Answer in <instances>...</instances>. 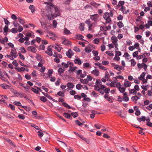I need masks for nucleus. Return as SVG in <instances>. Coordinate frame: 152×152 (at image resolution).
<instances>
[{
	"label": "nucleus",
	"instance_id": "1",
	"mask_svg": "<svg viewBox=\"0 0 152 152\" xmlns=\"http://www.w3.org/2000/svg\"><path fill=\"white\" fill-rule=\"evenodd\" d=\"M46 4H47L49 6V8L50 9L51 14H53L54 17H56L57 16H59L60 15L58 8L55 7L53 4L50 2H46Z\"/></svg>",
	"mask_w": 152,
	"mask_h": 152
},
{
	"label": "nucleus",
	"instance_id": "2",
	"mask_svg": "<svg viewBox=\"0 0 152 152\" xmlns=\"http://www.w3.org/2000/svg\"><path fill=\"white\" fill-rule=\"evenodd\" d=\"M91 19L93 20H96L99 17V15L97 14H96L94 15H90Z\"/></svg>",
	"mask_w": 152,
	"mask_h": 152
},
{
	"label": "nucleus",
	"instance_id": "3",
	"mask_svg": "<svg viewBox=\"0 0 152 152\" xmlns=\"http://www.w3.org/2000/svg\"><path fill=\"white\" fill-rule=\"evenodd\" d=\"M51 46V45L48 46V50L45 51V53H47L50 56H52L53 55V52L51 51L52 49L50 48Z\"/></svg>",
	"mask_w": 152,
	"mask_h": 152
},
{
	"label": "nucleus",
	"instance_id": "4",
	"mask_svg": "<svg viewBox=\"0 0 152 152\" xmlns=\"http://www.w3.org/2000/svg\"><path fill=\"white\" fill-rule=\"evenodd\" d=\"M62 43L64 45L68 46L71 45V43L70 42L67 40L66 39H64V41L62 42Z\"/></svg>",
	"mask_w": 152,
	"mask_h": 152
},
{
	"label": "nucleus",
	"instance_id": "5",
	"mask_svg": "<svg viewBox=\"0 0 152 152\" xmlns=\"http://www.w3.org/2000/svg\"><path fill=\"white\" fill-rule=\"evenodd\" d=\"M27 50L34 53H36V49L33 46L29 47Z\"/></svg>",
	"mask_w": 152,
	"mask_h": 152
},
{
	"label": "nucleus",
	"instance_id": "6",
	"mask_svg": "<svg viewBox=\"0 0 152 152\" xmlns=\"http://www.w3.org/2000/svg\"><path fill=\"white\" fill-rule=\"evenodd\" d=\"M83 37L80 34H77L75 36V38L78 39H82V40L86 41L85 40L83 39Z\"/></svg>",
	"mask_w": 152,
	"mask_h": 152
},
{
	"label": "nucleus",
	"instance_id": "7",
	"mask_svg": "<svg viewBox=\"0 0 152 152\" xmlns=\"http://www.w3.org/2000/svg\"><path fill=\"white\" fill-rule=\"evenodd\" d=\"M91 73L95 75L98 76L99 75V72L98 69H94L91 72Z\"/></svg>",
	"mask_w": 152,
	"mask_h": 152
},
{
	"label": "nucleus",
	"instance_id": "8",
	"mask_svg": "<svg viewBox=\"0 0 152 152\" xmlns=\"http://www.w3.org/2000/svg\"><path fill=\"white\" fill-rule=\"evenodd\" d=\"M36 58L38 60L41 62L43 61V58L40 55H39L38 54H37Z\"/></svg>",
	"mask_w": 152,
	"mask_h": 152
},
{
	"label": "nucleus",
	"instance_id": "9",
	"mask_svg": "<svg viewBox=\"0 0 152 152\" xmlns=\"http://www.w3.org/2000/svg\"><path fill=\"white\" fill-rule=\"evenodd\" d=\"M63 115L66 118L68 119H70V118H72V117L71 115L68 113H63Z\"/></svg>",
	"mask_w": 152,
	"mask_h": 152
},
{
	"label": "nucleus",
	"instance_id": "10",
	"mask_svg": "<svg viewBox=\"0 0 152 152\" xmlns=\"http://www.w3.org/2000/svg\"><path fill=\"white\" fill-rule=\"evenodd\" d=\"M111 39L112 40H113L112 43L114 44L117 43V41H118V39L116 37H112L111 38Z\"/></svg>",
	"mask_w": 152,
	"mask_h": 152
},
{
	"label": "nucleus",
	"instance_id": "11",
	"mask_svg": "<svg viewBox=\"0 0 152 152\" xmlns=\"http://www.w3.org/2000/svg\"><path fill=\"white\" fill-rule=\"evenodd\" d=\"M131 84V82L128 81L125 82L124 83V85L126 87H129L130 86Z\"/></svg>",
	"mask_w": 152,
	"mask_h": 152
},
{
	"label": "nucleus",
	"instance_id": "12",
	"mask_svg": "<svg viewBox=\"0 0 152 152\" xmlns=\"http://www.w3.org/2000/svg\"><path fill=\"white\" fill-rule=\"evenodd\" d=\"M29 9L31 10L32 13H34L35 11L34 6L32 5H31L29 6Z\"/></svg>",
	"mask_w": 152,
	"mask_h": 152
},
{
	"label": "nucleus",
	"instance_id": "13",
	"mask_svg": "<svg viewBox=\"0 0 152 152\" xmlns=\"http://www.w3.org/2000/svg\"><path fill=\"white\" fill-rule=\"evenodd\" d=\"M62 105L64 106L65 107L69 109H74V108L71 107L69 105L67 104L65 102H63L62 103Z\"/></svg>",
	"mask_w": 152,
	"mask_h": 152
},
{
	"label": "nucleus",
	"instance_id": "14",
	"mask_svg": "<svg viewBox=\"0 0 152 152\" xmlns=\"http://www.w3.org/2000/svg\"><path fill=\"white\" fill-rule=\"evenodd\" d=\"M129 92L130 93V94H132L133 95H136L137 94V91H136V90H135L134 89H131L130 90H129Z\"/></svg>",
	"mask_w": 152,
	"mask_h": 152
},
{
	"label": "nucleus",
	"instance_id": "15",
	"mask_svg": "<svg viewBox=\"0 0 152 152\" xmlns=\"http://www.w3.org/2000/svg\"><path fill=\"white\" fill-rule=\"evenodd\" d=\"M65 70V69L63 68V69L61 67L59 68L58 70V72L59 75H61Z\"/></svg>",
	"mask_w": 152,
	"mask_h": 152
},
{
	"label": "nucleus",
	"instance_id": "16",
	"mask_svg": "<svg viewBox=\"0 0 152 152\" xmlns=\"http://www.w3.org/2000/svg\"><path fill=\"white\" fill-rule=\"evenodd\" d=\"M64 31L65 33V34L66 35H68V34H71V33L70 32V31L67 29L66 28H65L64 29Z\"/></svg>",
	"mask_w": 152,
	"mask_h": 152
},
{
	"label": "nucleus",
	"instance_id": "17",
	"mask_svg": "<svg viewBox=\"0 0 152 152\" xmlns=\"http://www.w3.org/2000/svg\"><path fill=\"white\" fill-rule=\"evenodd\" d=\"M67 87L69 88H72L74 87V85L71 83H68L66 85Z\"/></svg>",
	"mask_w": 152,
	"mask_h": 152
},
{
	"label": "nucleus",
	"instance_id": "18",
	"mask_svg": "<svg viewBox=\"0 0 152 152\" xmlns=\"http://www.w3.org/2000/svg\"><path fill=\"white\" fill-rule=\"evenodd\" d=\"M74 62L75 64H78L79 65H80L81 64V61L79 58L75 59L74 61Z\"/></svg>",
	"mask_w": 152,
	"mask_h": 152
},
{
	"label": "nucleus",
	"instance_id": "19",
	"mask_svg": "<svg viewBox=\"0 0 152 152\" xmlns=\"http://www.w3.org/2000/svg\"><path fill=\"white\" fill-rule=\"evenodd\" d=\"M18 19L19 22L22 25H23L25 23L24 20L20 17L18 18Z\"/></svg>",
	"mask_w": 152,
	"mask_h": 152
},
{
	"label": "nucleus",
	"instance_id": "20",
	"mask_svg": "<svg viewBox=\"0 0 152 152\" xmlns=\"http://www.w3.org/2000/svg\"><path fill=\"white\" fill-rule=\"evenodd\" d=\"M79 28L81 31H83L84 30V24L81 23L80 24Z\"/></svg>",
	"mask_w": 152,
	"mask_h": 152
},
{
	"label": "nucleus",
	"instance_id": "21",
	"mask_svg": "<svg viewBox=\"0 0 152 152\" xmlns=\"http://www.w3.org/2000/svg\"><path fill=\"white\" fill-rule=\"evenodd\" d=\"M4 32L6 33V34H7L9 28H8V26L5 25L4 27Z\"/></svg>",
	"mask_w": 152,
	"mask_h": 152
},
{
	"label": "nucleus",
	"instance_id": "22",
	"mask_svg": "<svg viewBox=\"0 0 152 152\" xmlns=\"http://www.w3.org/2000/svg\"><path fill=\"white\" fill-rule=\"evenodd\" d=\"M77 69V67L76 66L73 67L72 66L70 67L69 71L73 72L75 70Z\"/></svg>",
	"mask_w": 152,
	"mask_h": 152
},
{
	"label": "nucleus",
	"instance_id": "23",
	"mask_svg": "<svg viewBox=\"0 0 152 152\" xmlns=\"http://www.w3.org/2000/svg\"><path fill=\"white\" fill-rule=\"evenodd\" d=\"M140 99V97L137 96H133L131 98V100L133 101H134L135 100L136 101H137V99Z\"/></svg>",
	"mask_w": 152,
	"mask_h": 152
},
{
	"label": "nucleus",
	"instance_id": "24",
	"mask_svg": "<svg viewBox=\"0 0 152 152\" xmlns=\"http://www.w3.org/2000/svg\"><path fill=\"white\" fill-rule=\"evenodd\" d=\"M66 55L69 58H71L72 56V54H70V53L68 50L66 52Z\"/></svg>",
	"mask_w": 152,
	"mask_h": 152
},
{
	"label": "nucleus",
	"instance_id": "25",
	"mask_svg": "<svg viewBox=\"0 0 152 152\" xmlns=\"http://www.w3.org/2000/svg\"><path fill=\"white\" fill-rule=\"evenodd\" d=\"M55 48L56 49H57V51L60 52L61 51V50L63 49V48L61 47H59L58 45H57V46L55 47Z\"/></svg>",
	"mask_w": 152,
	"mask_h": 152
},
{
	"label": "nucleus",
	"instance_id": "26",
	"mask_svg": "<svg viewBox=\"0 0 152 152\" xmlns=\"http://www.w3.org/2000/svg\"><path fill=\"white\" fill-rule=\"evenodd\" d=\"M117 25L120 28H121L124 26L123 23L121 21H119Z\"/></svg>",
	"mask_w": 152,
	"mask_h": 152
},
{
	"label": "nucleus",
	"instance_id": "27",
	"mask_svg": "<svg viewBox=\"0 0 152 152\" xmlns=\"http://www.w3.org/2000/svg\"><path fill=\"white\" fill-rule=\"evenodd\" d=\"M40 99L44 102H46L47 100V98L44 96H42L40 98Z\"/></svg>",
	"mask_w": 152,
	"mask_h": 152
},
{
	"label": "nucleus",
	"instance_id": "28",
	"mask_svg": "<svg viewBox=\"0 0 152 152\" xmlns=\"http://www.w3.org/2000/svg\"><path fill=\"white\" fill-rule=\"evenodd\" d=\"M75 123L76 124L80 126H82L83 125V124L78 120H76L75 121Z\"/></svg>",
	"mask_w": 152,
	"mask_h": 152
},
{
	"label": "nucleus",
	"instance_id": "29",
	"mask_svg": "<svg viewBox=\"0 0 152 152\" xmlns=\"http://www.w3.org/2000/svg\"><path fill=\"white\" fill-rule=\"evenodd\" d=\"M71 115L75 118L77 117L78 116V114L77 112L75 113L72 112L71 113Z\"/></svg>",
	"mask_w": 152,
	"mask_h": 152
},
{
	"label": "nucleus",
	"instance_id": "30",
	"mask_svg": "<svg viewBox=\"0 0 152 152\" xmlns=\"http://www.w3.org/2000/svg\"><path fill=\"white\" fill-rule=\"evenodd\" d=\"M13 104L17 106H21L22 105L20 102H13Z\"/></svg>",
	"mask_w": 152,
	"mask_h": 152
},
{
	"label": "nucleus",
	"instance_id": "31",
	"mask_svg": "<svg viewBox=\"0 0 152 152\" xmlns=\"http://www.w3.org/2000/svg\"><path fill=\"white\" fill-rule=\"evenodd\" d=\"M31 90L33 92H34V93H36V94H40V93H39V92L38 90H37L36 89H35V88H31Z\"/></svg>",
	"mask_w": 152,
	"mask_h": 152
},
{
	"label": "nucleus",
	"instance_id": "32",
	"mask_svg": "<svg viewBox=\"0 0 152 152\" xmlns=\"http://www.w3.org/2000/svg\"><path fill=\"white\" fill-rule=\"evenodd\" d=\"M57 94L61 96H64V93L62 91H59L57 93Z\"/></svg>",
	"mask_w": 152,
	"mask_h": 152
},
{
	"label": "nucleus",
	"instance_id": "33",
	"mask_svg": "<svg viewBox=\"0 0 152 152\" xmlns=\"http://www.w3.org/2000/svg\"><path fill=\"white\" fill-rule=\"evenodd\" d=\"M131 64L132 66H134L136 64V62L133 59H132L131 60Z\"/></svg>",
	"mask_w": 152,
	"mask_h": 152
},
{
	"label": "nucleus",
	"instance_id": "34",
	"mask_svg": "<svg viewBox=\"0 0 152 152\" xmlns=\"http://www.w3.org/2000/svg\"><path fill=\"white\" fill-rule=\"evenodd\" d=\"M53 70L52 69L49 70L48 72V77H51V75L52 74L53 72Z\"/></svg>",
	"mask_w": 152,
	"mask_h": 152
},
{
	"label": "nucleus",
	"instance_id": "35",
	"mask_svg": "<svg viewBox=\"0 0 152 152\" xmlns=\"http://www.w3.org/2000/svg\"><path fill=\"white\" fill-rule=\"evenodd\" d=\"M51 15H48V19L50 20H53V17H54V16L53 15V14H51Z\"/></svg>",
	"mask_w": 152,
	"mask_h": 152
},
{
	"label": "nucleus",
	"instance_id": "36",
	"mask_svg": "<svg viewBox=\"0 0 152 152\" xmlns=\"http://www.w3.org/2000/svg\"><path fill=\"white\" fill-rule=\"evenodd\" d=\"M125 90L126 88H125L124 87H121L119 89V91L121 93L124 92L125 91Z\"/></svg>",
	"mask_w": 152,
	"mask_h": 152
},
{
	"label": "nucleus",
	"instance_id": "37",
	"mask_svg": "<svg viewBox=\"0 0 152 152\" xmlns=\"http://www.w3.org/2000/svg\"><path fill=\"white\" fill-rule=\"evenodd\" d=\"M11 32L14 34L16 33L18 31V29L16 28H13L11 29Z\"/></svg>",
	"mask_w": 152,
	"mask_h": 152
},
{
	"label": "nucleus",
	"instance_id": "38",
	"mask_svg": "<svg viewBox=\"0 0 152 152\" xmlns=\"http://www.w3.org/2000/svg\"><path fill=\"white\" fill-rule=\"evenodd\" d=\"M106 23H110L111 21V20L110 18L109 15L107 16V18L106 19Z\"/></svg>",
	"mask_w": 152,
	"mask_h": 152
},
{
	"label": "nucleus",
	"instance_id": "39",
	"mask_svg": "<svg viewBox=\"0 0 152 152\" xmlns=\"http://www.w3.org/2000/svg\"><path fill=\"white\" fill-rule=\"evenodd\" d=\"M109 15V13L107 12H106L104 13V14L103 16L104 18L106 20L107 18V16Z\"/></svg>",
	"mask_w": 152,
	"mask_h": 152
},
{
	"label": "nucleus",
	"instance_id": "40",
	"mask_svg": "<svg viewBox=\"0 0 152 152\" xmlns=\"http://www.w3.org/2000/svg\"><path fill=\"white\" fill-rule=\"evenodd\" d=\"M83 86L80 84H78L76 85V88L78 90L80 89Z\"/></svg>",
	"mask_w": 152,
	"mask_h": 152
},
{
	"label": "nucleus",
	"instance_id": "41",
	"mask_svg": "<svg viewBox=\"0 0 152 152\" xmlns=\"http://www.w3.org/2000/svg\"><path fill=\"white\" fill-rule=\"evenodd\" d=\"M61 64L65 68H67L69 66V65L67 63L66 64L65 63L63 62Z\"/></svg>",
	"mask_w": 152,
	"mask_h": 152
},
{
	"label": "nucleus",
	"instance_id": "42",
	"mask_svg": "<svg viewBox=\"0 0 152 152\" xmlns=\"http://www.w3.org/2000/svg\"><path fill=\"white\" fill-rule=\"evenodd\" d=\"M95 111L94 110H92V113L90 115V117L91 118H93L94 117Z\"/></svg>",
	"mask_w": 152,
	"mask_h": 152
},
{
	"label": "nucleus",
	"instance_id": "43",
	"mask_svg": "<svg viewBox=\"0 0 152 152\" xmlns=\"http://www.w3.org/2000/svg\"><path fill=\"white\" fill-rule=\"evenodd\" d=\"M53 26L54 28H56V25L57 24V23L56 20H54L53 22Z\"/></svg>",
	"mask_w": 152,
	"mask_h": 152
},
{
	"label": "nucleus",
	"instance_id": "44",
	"mask_svg": "<svg viewBox=\"0 0 152 152\" xmlns=\"http://www.w3.org/2000/svg\"><path fill=\"white\" fill-rule=\"evenodd\" d=\"M138 52L137 51L134 52L133 54V57H137L138 56Z\"/></svg>",
	"mask_w": 152,
	"mask_h": 152
},
{
	"label": "nucleus",
	"instance_id": "45",
	"mask_svg": "<svg viewBox=\"0 0 152 152\" xmlns=\"http://www.w3.org/2000/svg\"><path fill=\"white\" fill-rule=\"evenodd\" d=\"M85 51L86 52L89 53L91 52V49H88V47H86L85 49Z\"/></svg>",
	"mask_w": 152,
	"mask_h": 152
},
{
	"label": "nucleus",
	"instance_id": "46",
	"mask_svg": "<svg viewBox=\"0 0 152 152\" xmlns=\"http://www.w3.org/2000/svg\"><path fill=\"white\" fill-rule=\"evenodd\" d=\"M12 64L14 66H18V64L17 63V61L16 60H14L12 62Z\"/></svg>",
	"mask_w": 152,
	"mask_h": 152
},
{
	"label": "nucleus",
	"instance_id": "47",
	"mask_svg": "<svg viewBox=\"0 0 152 152\" xmlns=\"http://www.w3.org/2000/svg\"><path fill=\"white\" fill-rule=\"evenodd\" d=\"M123 16L121 15H119L117 17L118 20H122L123 18Z\"/></svg>",
	"mask_w": 152,
	"mask_h": 152
},
{
	"label": "nucleus",
	"instance_id": "48",
	"mask_svg": "<svg viewBox=\"0 0 152 152\" xmlns=\"http://www.w3.org/2000/svg\"><path fill=\"white\" fill-rule=\"evenodd\" d=\"M115 52L116 53L115 54V56H121V52L120 51H116Z\"/></svg>",
	"mask_w": 152,
	"mask_h": 152
},
{
	"label": "nucleus",
	"instance_id": "49",
	"mask_svg": "<svg viewBox=\"0 0 152 152\" xmlns=\"http://www.w3.org/2000/svg\"><path fill=\"white\" fill-rule=\"evenodd\" d=\"M40 23L42 27L45 29H47V27L45 25V24L44 23H42L41 22Z\"/></svg>",
	"mask_w": 152,
	"mask_h": 152
},
{
	"label": "nucleus",
	"instance_id": "50",
	"mask_svg": "<svg viewBox=\"0 0 152 152\" xmlns=\"http://www.w3.org/2000/svg\"><path fill=\"white\" fill-rule=\"evenodd\" d=\"M116 86L119 89L121 87V84L120 83L118 82L116 84Z\"/></svg>",
	"mask_w": 152,
	"mask_h": 152
},
{
	"label": "nucleus",
	"instance_id": "51",
	"mask_svg": "<svg viewBox=\"0 0 152 152\" xmlns=\"http://www.w3.org/2000/svg\"><path fill=\"white\" fill-rule=\"evenodd\" d=\"M20 50L22 51V53H25L26 52V50H25V49L23 47H21Z\"/></svg>",
	"mask_w": 152,
	"mask_h": 152
},
{
	"label": "nucleus",
	"instance_id": "52",
	"mask_svg": "<svg viewBox=\"0 0 152 152\" xmlns=\"http://www.w3.org/2000/svg\"><path fill=\"white\" fill-rule=\"evenodd\" d=\"M6 141L8 142L10 145H13V143L12 141L9 139H7L5 140Z\"/></svg>",
	"mask_w": 152,
	"mask_h": 152
},
{
	"label": "nucleus",
	"instance_id": "53",
	"mask_svg": "<svg viewBox=\"0 0 152 152\" xmlns=\"http://www.w3.org/2000/svg\"><path fill=\"white\" fill-rule=\"evenodd\" d=\"M8 106L12 110H15V106L14 105L9 104Z\"/></svg>",
	"mask_w": 152,
	"mask_h": 152
},
{
	"label": "nucleus",
	"instance_id": "54",
	"mask_svg": "<svg viewBox=\"0 0 152 152\" xmlns=\"http://www.w3.org/2000/svg\"><path fill=\"white\" fill-rule=\"evenodd\" d=\"M92 53L94 56H97L98 55V52L97 51L93 50L92 51Z\"/></svg>",
	"mask_w": 152,
	"mask_h": 152
},
{
	"label": "nucleus",
	"instance_id": "55",
	"mask_svg": "<svg viewBox=\"0 0 152 152\" xmlns=\"http://www.w3.org/2000/svg\"><path fill=\"white\" fill-rule=\"evenodd\" d=\"M74 97L75 99H80L81 98V96L78 95H76L74 96Z\"/></svg>",
	"mask_w": 152,
	"mask_h": 152
},
{
	"label": "nucleus",
	"instance_id": "56",
	"mask_svg": "<svg viewBox=\"0 0 152 152\" xmlns=\"http://www.w3.org/2000/svg\"><path fill=\"white\" fill-rule=\"evenodd\" d=\"M18 117L20 119L23 120L25 119V117L23 115L19 114L18 115Z\"/></svg>",
	"mask_w": 152,
	"mask_h": 152
},
{
	"label": "nucleus",
	"instance_id": "57",
	"mask_svg": "<svg viewBox=\"0 0 152 152\" xmlns=\"http://www.w3.org/2000/svg\"><path fill=\"white\" fill-rule=\"evenodd\" d=\"M37 133L38 134V136L40 137H41L43 136L44 134L42 132H41L40 131H38Z\"/></svg>",
	"mask_w": 152,
	"mask_h": 152
},
{
	"label": "nucleus",
	"instance_id": "58",
	"mask_svg": "<svg viewBox=\"0 0 152 152\" xmlns=\"http://www.w3.org/2000/svg\"><path fill=\"white\" fill-rule=\"evenodd\" d=\"M94 43L96 44H98L99 42V39L98 38H95L94 40Z\"/></svg>",
	"mask_w": 152,
	"mask_h": 152
},
{
	"label": "nucleus",
	"instance_id": "59",
	"mask_svg": "<svg viewBox=\"0 0 152 152\" xmlns=\"http://www.w3.org/2000/svg\"><path fill=\"white\" fill-rule=\"evenodd\" d=\"M13 24L14 26L15 27H17L19 25L17 21H16L14 22L13 23Z\"/></svg>",
	"mask_w": 152,
	"mask_h": 152
},
{
	"label": "nucleus",
	"instance_id": "60",
	"mask_svg": "<svg viewBox=\"0 0 152 152\" xmlns=\"http://www.w3.org/2000/svg\"><path fill=\"white\" fill-rule=\"evenodd\" d=\"M76 93V92L74 90H72L69 92L70 94L72 95H73L75 94Z\"/></svg>",
	"mask_w": 152,
	"mask_h": 152
},
{
	"label": "nucleus",
	"instance_id": "61",
	"mask_svg": "<svg viewBox=\"0 0 152 152\" xmlns=\"http://www.w3.org/2000/svg\"><path fill=\"white\" fill-rule=\"evenodd\" d=\"M102 63L103 65H107V64H108L109 62L108 61H102Z\"/></svg>",
	"mask_w": 152,
	"mask_h": 152
},
{
	"label": "nucleus",
	"instance_id": "62",
	"mask_svg": "<svg viewBox=\"0 0 152 152\" xmlns=\"http://www.w3.org/2000/svg\"><path fill=\"white\" fill-rule=\"evenodd\" d=\"M4 20L5 24L8 25L10 24L9 22L5 18H4Z\"/></svg>",
	"mask_w": 152,
	"mask_h": 152
},
{
	"label": "nucleus",
	"instance_id": "63",
	"mask_svg": "<svg viewBox=\"0 0 152 152\" xmlns=\"http://www.w3.org/2000/svg\"><path fill=\"white\" fill-rule=\"evenodd\" d=\"M73 50L76 52H80V51L79 48H78L77 47H74Z\"/></svg>",
	"mask_w": 152,
	"mask_h": 152
},
{
	"label": "nucleus",
	"instance_id": "64",
	"mask_svg": "<svg viewBox=\"0 0 152 152\" xmlns=\"http://www.w3.org/2000/svg\"><path fill=\"white\" fill-rule=\"evenodd\" d=\"M134 88L135 89V90H136V91H138L140 90V88H139V86L137 85H136L134 86Z\"/></svg>",
	"mask_w": 152,
	"mask_h": 152
}]
</instances>
